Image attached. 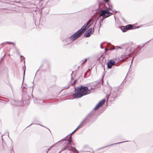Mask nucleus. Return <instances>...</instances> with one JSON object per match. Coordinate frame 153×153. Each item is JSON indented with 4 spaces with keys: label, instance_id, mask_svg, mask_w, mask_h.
Wrapping results in <instances>:
<instances>
[{
    "label": "nucleus",
    "instance_id": "obj_8",
    "mask_svg": "<svg viewBox=\"0 0 153 153\" xmlns=\"http://www.w3.org/2000/svg\"><path fill=\"white\" fill-rule=\"evenodd\" d=\"M81 35L77 32L75 33L74 34L71 35L69 38L71 41H73L79 37Z\"/></svg>",
    "mask_w": 153,
    "mask_h": 153
},
{
    "label": "nucleus",
    "instance_id": "obj_7",
    "mask_svg": "<svg viewBox=\"0 0 153 153\" xmlns=\"http://www.w3.org/2000/svg\"><path fill=\"white\" fill-rule=\"evenodd\" d=\"M88 28V26L85 25L77 31V33H78L81 36L84 33L85 31Z\"/></svg>",
    "mask_w": 153,
    "mask_h": 153
},
{
    "label": "nucleus",
    "instance_id": "obj_21",
    "mask_svg": "<svg viewBox=\"0 0 153 153\" xmlns=\"http://www.w3.org/2000/svg\"><path fill=\"white\" fill-rule=\"evenodd\" d=\"M38 100H39L40 101V102H41L40 103H42V100H39L38 99H35V101H34V102H35L36 103H38V102H36V101H38Z\"/></svg>",
    "mask_w": 153,
    "mask_h": 153
},
{
    "label": "nucleus",
    "instance_id": "obj_12",
    "mask_svg": "<svg viewBox=\"0 0 153 153\" xmlns=\"http://www.w3.org/2000/svg\"><path fill=\"white\" fill-rule=\"evenodd\" d=\"M93 22V21L92 20V19H89L88 22H87L86 25L88 27V28L90 27V26L92 24Z\"/></svg>",
    "mask_w": 153,
    "mask_h": 153
},
{
    "label": "nucleus",
    "instance_id": "obj_5",
    "mask_svg": "<svg viewBox=\"0 0 153 153\" xmlns=\"http://www.w3.org/2000/svg\"><path fill=\"white\" fill-rule=\"evenodd\" d=\"M95 115V113L94 111H91L89 114L87 116V117L83 120H85V122L86 121H87V122L90 121H92L93 119L94 118Z\"/></svg>",
    "mask_w": 153,
    "mask_h": 153
},
{
    "label": "nucleus",
    "instance_id": "obj_30",
    "mask_svg": "<svg viewBox=\"0 0 153 153\" xmlns=\"http://www.w3.org/2000/svg\"><path fill=\"white\" fill-rule=\"evenodd\" d=\"M4 56H5V55H4V56L2 57V58H4Z\"/></svg>",
    "mask_w": 153,
    "mask_h": 153
},
{
    "label": "nucleus",
    "instance_id": "obj_20",
    "mask_svg": "<svg viewBox=\"0 0 153 153\" xmlns=\"http://www.w3.org/2000/svg\"><path fill=\"white\" fill-rule=\"evenodd\" d=\"M87 60V59H84L81 61L80 62L81 64H83L86 62Z\"/></svg>",
    "mask_w": 153,
    "mask_h": 153
},
{
    "label": "nucleus",
    "instance_id": "obj_6",
    "mask_svg": "<svg viewBox=\"0 0 153 153\" xmlns=\"http://www.w3.org/2000/svg\"><path fill=\"white\" fill-rule=\"evenodd\" d=\"M94 32V28H90L85 33L84 36L86 38L90 37Z\"/></svg>",
    "mask_w": 153,
    "mask_h": 153
},
{
    "label": "nucleus",
    "instance_id": "obj_22",
    "mask_svg": "<svg viewBox=\"0 0 153 153\" xmlns=\"http://www.w3.org/2000/svg\"><path fill=\"white\" fill-rule=\"evenodd\" d=\"M6 42L7 43H8L9 44V45L10 44H12V45H15V44L14 43H13L12 42Z\"/></svg>",
    "mask_w": 153,
    "mask_h": 153
},
{
    "label": "nucleus",
    "instance_id": "obj_29",
    "mask_svg": "<svg viewBox=\"0 0 153 153\" xmlns=\"http://www.w3.org/2000/svg\"><path fill=\"white\" fill-rule=\"evenodd\" d=\"M101 6L100 5V4H99V8H100V6Z\"/></svg>",
    "mask_w": 153,
    "mask_h": 153
},
{
    "label": "nucleus",
    "instance_id": "obj_4",
    "mask_svg": "<svg viewBox=\"0 0 153 153\" xmlns=\"http://www.w3.org/2000/svg\"><path fill=\"white\" fill-rule=\"evenodd\" d=\"M108 89L111 91L110 93L106 95L107 99L110 97L113 99H114L117 97L118 95V92L119 91V89L117 87L112 88L111 86L108 87Z\"/></svg>",
    "mask_w": 153,
    "mask_h": 153
},
{
    "label": "nucleus",
    "instance_id": "obj_28",
    "mask_svg": "<svg viewBox=\"0 0 153 153\" xmlns=\"http://www.w3.org/2000/svg\"><path fill=\"white\" fill-rule=\"evenodd\" d=\"M100 47H101V48H102V49L103 48V47H102V45L101 44L100 45Z\"/></svg>",
    "mask_w": 153,
    "mask_h": 153
},
{
    "label": "nucleus",
    "instance_id": "obj_10",
    "mask_svg": "<svg viewBox=\"0 0 153 153\" xmlns=\"http://www.w3.org/2000/svg\"><path fill=\"white\" fill-rule=\"evenodd\" d=\"M105 101V99H103L100 101L95 107L94 108V110H96L102 106L104 103Z\"/></svg>",
    "mask_w": 153,
    "mask_h": 153
},
{
    "label": "nucleus",
    "instance_id": "obj_11",
    "mask_svg": "<svg viewBox=\"0 0 153 153\" xmlns=\"http://www.w3.org/2000/svg\"><path fill=\"white\" fill-rule=\"evenodd\" d=\"M105 101V99H103L100 101L95 107L94 108V110H96L102 106L104 103Z\"/></svg>",
    "mask_w": 153,
    "mask_h": 153
},
{
    "label": "nucleus",
    "instance_id": "obj_34",
    "mask_svg": "<svg viewBox=\"0 0 153 153\" xmlns=\"http://www.w3.org/2000/svg\"><path fill=\"white\" fill-rule=\"evenodd\" d=\"M24 102L23 101V104H24Z\"/></svg>",
    "mask_w": 153,
    "mask_h": 153
},
{
    "label": "nucleus",
    "instance_id": "obj_31",
    "mask_svg": "<svg viewBox=\"0 0 153 153\" xmlns=\"http://www.w3.org/2000/svg\"><path fill=\"white\" fill-rule=\"evenodd\" d=\"M76 81H75L74 82V84H75V83H76Z\"/></svg>",
    "mask_w": 153,
    "mask_h": 153
},
{
    "label": "nucleus",
    "instance_id": "obj_24",
    "mask_svg": "<svg viewBox=\"0 0 153 153\" xmlns=\"http://www.w3.org/2000/svg\"><path fill=\"white\" fill-rule=\"evenodd\" d=\"M25 69H24V73H23V74H24L23 78H24V76H25Z\"/></svg>",
    "mask_w": 153,
    "mask_h": 153
},
{
    "label": "nucleus",
    "instance_id": "obj_17",
    "mask_svg": "<svg viewBox=\"0 0 153 153\" xmlns=\"http://www.w3.org/2000/svg\"><path fill=\"white\" fill-rule=\"evenodd\" d=\"M84 123H85V120H83L80 125L75 130H76H76L80 127V126L82 125Z\"/></svg>",
    "mask_w": 153,
    "mask_h": 153
},
{
    "label": "nucleus",
    "instance_id": "obj_25",
    "mask_svg": "<svg viewBox=\"0 0 153 153\" xmlns=\"http://www.w3.org/2000/svg\"><path fill=\"white\" fill-rule=\"evenodd\" d=\"M120 47H118V46H117V49H119V48H120Z\"/></svg>",
    "mask_w": 153,
    "mask_h": 153
},
{
    "label": "nucleus",
    "instance_id": "obj_19",
    "mask_svg": "<svg viewBox=\"0 0 153 153\" xmlns=\"http://www.w3.org/2000/svg\"><path fill=\"white\" fill-rule=\"evenodd\" d=\"M121 29L123 32H125L127 30H128L126 27H123L121 28Z\"/></svg>",
    "mask_w": 153,
    "mask_h": 153
},
{
    "label": "nucleus",
    "instance_id": "obj_26",
    "mask_svg": "<svg viewBox=\"0 0 153 153\" xmlns=\"http://www.w3.org/2000/svg\"><path fill=\"white\" fill-rule=\"evenodd\" d=\"M4 59V58H3L2 57V58L0 60H1V61H3Z\"/></svg>",
    "mask_w": 153,
    "mask_h": 153
},
{
    "label": "nucleus",
    "instance_id": "obj_13",
    "mask_svg": "<svg viewBox=\"0 0 153 153\" xmlns=\"http://www.w3.org/2000/svg\"><path fill=\"white\" fill-rule=\"evenodd\" d=\"M71 42L72 41L69 38L66 39L64 41V42L65 45H68L70 44Z\"/></svg>",
    "mask_w": 153,
    "mask_h": 153
},
{
    "label": "nucleus",
    "instance_id": "obj_33",
    "mask_svg": "<svg viewBox=\"0 0 153 153\" xmlns=\"http://www.w3.org/2000/svg\"><path fill=\"white\" fill-rule=\"evenodd\" d=\"M22 56H20V57H22Z\"/></svg>",
    "mask_w": 153,
    "mask_h": 153
},
{
    "label": "nucleus",
    "instance_id": "obj_9",
    "mask_svg": "<svg viewBox=\"0 0 153 153\" xmlns=\"http://www.w3.org/2000/svg\"><path fill=\"white\" fill-rule=\"evenodd\" d=\"M117 64L115 61L112 59H110L107 63V68L109 69H110L112 67Z\"/></svg>",
    "mask_w": 153,
    "mask_h": 153
},
{
    "label": "nucleus",
    "instance_id": "obj_2",
    "mask_svg": "<svg viewBox=\"0 0 153 153\" xmlns=\"http://www.w3.org/2000/svg\"><path fill=\"white\" fill-rule=\"evenodd\" d=\"M75 91L76 92L73 94V97L74 98H80L83 96L89 94L90 92V91L88 90V87L81 85L77 87Z\"/></svg>",
    "mask_w": 153,
    "mask_h": 153
},
{
    "label": "nucleus",
    "instance_id": "obj_32",
    "mask_svg": "<svg viewBox=\"0 0 153 153\" xmlns=\"http://www.w3.org/2000/svg\"><path fill=\"white\" fill-rule=\"evenodd\" d=\"M105 51H107V49L105 48Z\"/></svg>",
    "mask_w": 153,
    "mask_h": 153
},
{
    "label": "nucleus",
    "instance_id": "obj_1",
    "mask_svg": "<svg viewBox=\"0 0 153 153\" xmlns=\"http://www.w3.org/2000/svg\"><path fill=\"white\" fill-rule=\"evenodd\" d=\"M76 131V130H74L72 133L66 137L64 139L60 140L58 142H61L62 141L64 144L63 148L62 149V150L59 152V153L60 152L62 151L65 150H67V153H74V151L71 150V149H75L74 147L72 146V145L74 144V143L72 140L71 136L72 134L74 133ZM75 153H78V152L76 150V152H75Z\"/></svg>",
    "mask_w": 153,
    "mask_h": 153
},
{
    "label": "nucleus",
    "instance_id": "obj_18",
    "mask_svg": "<svg viewBox=\"0 0 153 153\" xmlns=\"http://www.w3.org/2000/svg\"><path fill=\"white\" fill-rule=\"evenodd\" d=\"M96 87V85H92L91 86L90 88L89 89V90L91 91L92 90L94 89H95V88Z\"/></svg>",
    "mask_w": 153,
    "mask_h": 153
},
{
    "label": "nucleus",
    "instance_id": "obj_3",
    "mask_svg": "<svg viewBox=\"0 0 153 153\" xmlns=\"http://www.w3.org/2000/svg\"><path fill=\"white\" fill-rule=\"evenodd\" d=\"M107 5L108 6V7L102 5V6L103 7V9L100 11V16H102L104 18H106L113 14L112 13L109 12L110 10L112 11L111 10L113 8L112 5L110 4V3Z\"/></svg>",
    "mask_w": 153,
    "mask_h": 153
},
{
    "label": "nucleus",
    "instance_id": "obj_14",
    "mask_svg": "<svg viewBox=\"0 0 153 153\" xmlns=\"http://www.w3.org/2000/svg\"><path fill=\"white\" fill-rule=\"evenodd\" d=\"M126 26L128 30L132 29L133 28V26L131 25H128Z\"/></svg>",
    "mask_w": 153,
    "mask_h": 153
},
{
    "label": "nucleus",
    "instance_id": "obj_23",
    "mask_svg": "<svg viewBox=\"0 0 153 153\" xmlns=\"http://www.w3.org/2000/svg\"><path fill=\"white\" fill-rule=\"evenodd\" d=\"M104 1H105V2L107 3V4H108L109 3V2H108L109 0H104Z\"/></svg>",
    "mask_w": 153,
    "mask_h": 153
},
{
    "label": "nucleus",
    "instance_id": "obj_27",
    "mask_svg": "<svg viewBox=\"0 0 153 153\" xmlns=\"http://www.w3.org/2000/svg\"><path fill=\"white\" fill-rule=\"evenodd\" d=\"M26 88V87L24 86L23 87V89L24 88H25H25Z\"/></svg>",
    "mask_w": 153,
    "mask_h": 153
},
{
    "label": "nucleus",
    "instance_id": "obj_15",
    "mask_svg": "<svg viewBox=\"0 0 153 153\" xmlns=\"http://www.w3.org/2000/svg\"><path fill=\"white\" fill-rule=\"evenodd\" d=\"M127 141H124V142H119V143H114V144H112V145H109V146H106L105 147H102L101 148H100V149H103V148H104L105 147H107L109 146H110L111 145H113L114 144H120V143H124V142H127Z\"/></svg>",
    "mask_w": 153,
    "mask_h": 153
},
{
    "label": "nucleus",
    "instance_id": "obj_16",
    "mask_svg": "<svg viewBox=\"0 0 153 153\" xmlns=\"http://www.w3.org/2000/svg\"><path fill=\"white\" fill-rule=\"evenodd\" d=\"M104 58V56L102 55H101L99 58L97 60H98L99 62H100L101 60V61L103 60Z\"/></svg>",
    "mask_w": 153,
    "mask_h": 153
},
{
    "label": "nucleus",
    "instance_id": "obj_35",
    "mask_svg": "<svg viewBox=\"0 0 153 153\" xmlns=\"http://www.w3.org/2000/svg\"><path fill=\"white\" fill-rule=\"evenodd\" d=\"M93 153H94V151H93Z\"/></svg>",
    "mask_w": 153,
    "mask_h": 153
}]
</instances>
